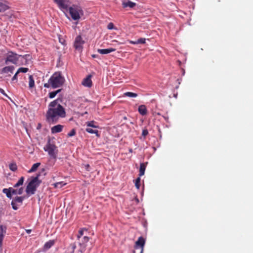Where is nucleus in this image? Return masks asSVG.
Returning a JSON list of instances; mask_svg holds the SVG:
<instances>
[{"label": "nucleus", "instance_id": "43", "mask_svg": "<svg viewBox=\"0 0 253 253\" xmlns=\"http://www.w3.org/2000/svg\"><path fill=\"white\" fill-rule=\"evenodd\" d=\"M84 243H87L89 241V238L87 236H84L83 238Z\"/></svg>", "mask_w": 253, "mask_h": 253}, {"label": "nucleus", "instance_id": "7", "mask_svg": "<svg viewBox=\"0 0 253 253\" xmlns=\"http://www.w3.org/2000/svg\"><path fill=\"white\" fill-rule=\"evenodd\" d=\"M56 147L54 144L50 143L49 141L47 143L46 146L44 147V150L47 152L48 155L54 158L56 157L54 151Z\"/></svg>", "mask_w": 253, "mask_h": 253}, {"label": "nucleus", "instance_id": "24", "mask_svg": "<svg viewBox=\"0 0 253 253\" xmlns=\"http://www.w3.org/2000/svg\"><path fill=\"white\" fill-rule=\"evenodd\" d=\"M41 165L40 163H37L33 165L32 168L28 170L29 173H32L35 171Z\"/></svg>", "mask_w": 253, "mask_h": 253}, {"label": "nucleus", "instance_id": "18", "mask_svg": "<svg viewBox=\"0 0 253 253\" xmlns=\"http://www.w3.org/2000/svg\"><path fill=\"white\" fill-rule=\"evenodd\" d=\"M122 5L123 7H129L130 8H133L136 5V3L130 0H128L126 2H123Z\"/></svg>", "mask_w": 253, "mask_h": 253}, {"label": "nucleus", "instance_id": "16", "mask_svg": "<svg viewBox=\"0 0 253 253\" xmlns=\"http://www.w3.org/2000/svg\"><path fill=\"white\" fill-rule=\"evenodd\" d=\"M24 188L21 187L18 189H15L14 187H11V191L12 195H21L23 193Z\"/></svg>", "mask_w": 253, "mask_h": 253}, {"label": "nucleus", "instance_id": "19", "mask_svg": "<svg viewBox=\"0 0 253 253\" xmlns=\"http://www.w3.org/2000/svg\"><path fill=\"white\" fill-rule=\"evenodd\" d=\"M147 164V163L146 164H140L139 173V176H141L144 174Z\"/></svg>", "mask_w": 253, "mask_h": 253}, {"label": "nucleus", "instance_id": "42", "mask_svg": "<svg viewBox=\"0 0 253 253\" xmlns=\"http://www.w3.org/2000/svg\"><path fill=\"white\" fill-rule=\"evenodd\" d=\"M0 93H1V94H2L3 95H4L6 97H8V96L5 93L4 90L1 88H0Z\"/></svg>", "mask_w": 253, "mask_h": 253}, {"label": "nucleus", "instance_id": "45", "mask_svg": "<svg viewBox=\"0 0 253 253\" xmlns=\"http://www.w3.org/2000/svg\"><path fill=\"white\" fill-rule=\"evenodd\" d=\"M89 167H90V166H89V165L88 164H87V165H85V169H86L87 170H88V171H89Z\"/></svg>", "mask_w": 253, "mask_h": 253}, {"label": "nucleus", "instance_id": "48", "mask_svg": "<svg viewBox=\"0 0 253 253\" xmlns=\"http://www.w3.org/2000/svg\"><path fill=\"white\" fill-rule=\"evenodd\" d=\"M97 55H95V54H93V55H92V57L93 58H96V57H97Z\"/></svg>", "mask_w": 253, "mask_h": 253}, {"label": "nucleus", "instance_id": "50", "mask_svg": "<svg viewBox=\"0 0 253 253\" xmlns=\"http://www.w3.org/2000/svg\"><path fill=\"white\" fill-rule=\"evenodd\" d=\"M129 151L130 152H131H131H132V149H130L129 150Z\"/></svg>", "mask_w": 253, "mask_h": 253}, {"label": "nucleus", "instance_id": "27", "mask_svg": "<svg viewBox=\"0 0 253 253\" xmlns=\"http://www.w3.org/2000/svg\"><path fill=\"white\" fill-rule=\"evenodd\" d=\"M29 87L32 88L35 86V81L32 75L29 76Z\"/></svg>", "mask_w": 253, "mask_h": 253}, {"label": "nucleus", "instance_id": "5", "mask_svg": "<svg viewBox=\"0 0 253 253\" xmlns=\"http://www.w3.org/2000/svg\"><path fill=\"white\" fill-rule=\"evenodd\" d=\"M74 20H78L81 18V15L83 14V10L81 6L73 4L68 8V11Z\"/></svg>", "mask_w": 253, "mask_h": 253}, {"label": "nucleus", "instance_id": "32", "mask_svg": "<svg viewBox=\"0 0 253 253\" xmlns=\"http://www.w3.org/2000/svg\"><path fill=\"white\" fill-rule=\"evenodd\" d=\"M9 169L13 171H16L17 169V166L15 163L10 164L9 166Z\"/></svg>", "mask_w": 253, "mask_h": 253}, {"label": "nucleus", "instance_id": "34", "mask_svg": "<svg viewBox=\"0 0 253 253\" xmlns=\"http://www.w3.org/2000/svg\"><path fill=\"white\" fill-rule=\"evenodd\" d=\"M146 39L145 38H140L137 40V44H144L146 42Z\"/></svg>", "mask_w": 253, "mask_h": 253}, {"label": "nucleus", "instance_id": "35", "mask_svg": "<svg viewBox=\"0 0 253 253\" xmlns=\"http://www.w3.org/2000/svg\"><path fill=\"white\" fill-rule=\"evenodd\" d=\"M85 230L84 229H81L79 230L77 238L79 239L84 234V232Z\"/></svg>", "mask_w": 253, "mask_h": 253}, {"label": "nucleus", "instance_id": "36", "mask_svg": "<svg viewBox=\"0 0 253 253\" xmlns=\"http://www.w3.org/2000/svg\"><path fill=\"white\" fill-rule=\"evenodd\" d=\"M76 130L75 129H72L71 131H70L68 133V137H72V136H74L75 134H76Z\"/></svg>", "mask_w": 253, "mask_h": 253}, {"label": "nucleus", "instance_id": "10", "mask_svg": "<svg viewBox=\"0 0 253 253\" xmlns=\"http://www.w3.org/2000/svg\"><path fill=\"white\" fill-rule=\"evenodd\" d=\"M7 227L5 225H0V248L1 247L3 238L6 234Z\"/></svg>", "mask_w": 253, "mask_h": 253}, {"label": "nucleus", "instance_id": "31", "mask_svg": "<svg viewBox=\"0 0 253 253\" xmlns=\"http://www.w3.org/2000/svg\"><path fill=\"white\" fill-rule=\"evenodd\" d=\"M28 70L29 69L27 68L21 67L18 69L17 72L18 73V74L20 73H27L28 71Z\"/></svg>", "mask_w": 253, "mask_h": 253}, {"label": "nucleus", "instance_id": "44", "mask_svg": "<svg viewBox=\"0 0 253 253\" xmlns=\"http://www.w3.org/2000/svg\"><path fill=\"white\" fill-rule=\"evenodd\" d=\"M128 42H129V43L132 44H138L137 41H133L129 40Z\"/></svg>", "mask_w": 253, "mask_h": 253}, {"label": "nucleus", "instance_id": "40", "mask_svg": "<svg viewBox=\"0 0 253 253\" xmlns=\"http://www.w3.org/2000/svg\"><path fill=\"white\" fill-rule=\"evenodd\" d=\"M18 74V73L17 72H16V73L14 74V75L13 76V77L11 79L12 81H17V75Z\"/></svg>", "mask_w": 253, "mask_h": 253}, {"label": "nucleus", "instance_id": "4", "mask_svg": "<svg viewBox=\"0 0 253 253\" xmlns=\"http://www.w3.org/2000/svg\"><path fill=\"white\" fill-rule=\"evenodd\" d=\"M28 56L27 54L21 55L13 52L9 51L7 53L6 57L5 59V64H8L9 63H11L16 65L18 63V61L20 58L26 60Z\"/></svg>", "mask_w": 253, "mask_h": 253}, {"label": "nucleus", "instance_id": "28", "mask_svg": "<svg viewBox=\"0 0 253 253\" xmlns=\"http://www.w3.org/2000/svg\"><path fill=\"white\" fill-rule=\"evenodd\" d=\"M124 96H127L129 97H136L138 95L137 93L131 92H126L124 93Z\"/></svg>", "mask_w": 253, "mask_h": 253}, {"label": "nucleus", "instance_id": "22", "mask_svg": "<svg viewBox=\"0 0 253 253\" xmlns=\"http://www.w3.org/2000/svg\"><path fill=\"white\" fill-rule=\"evenodd\" d=\"M85 131L87 132L88 133H89L90 134H95L96 136L97 137L100 136V134H99V132L96 129H93L90 127H87L85 129Z\"/></svg>", "mask_w": 253, "mask_h": 253}, {"label": "nucleus", "instance_id": "26", "mask_svg": "<svg viewBox=\"0 0 253 253\" xmlns=\"http://www.w3.org/2000/svg\"><path fill=\"white\" fill-rule=\"evenodd\" d=\"M24 180V177L22 176V177H20V178L18 180L17 182L13 185V187L14 188H18L20 186H22L23 184Z\"/></svg>", "mask_w": 253, "mask_h": 253}, {"label": "nucleus", "instance_id": "15", "mask_svg": "<svg viewBox=\"0 0 253 253\" xmlns=\"http://www.w3.org/2000/svg\"><path fill=\"white\" fill-rule=\"evenodd\" d=\"M116 49L113 48H109L106 49H98L97 52L101 54H107L112 52L115 51Z\"/></svg>", "mask_w": 253, "mask_h": 253}, {"label": "nucleus", "instance_id": "17", "mask_svg": "<svg viewBox=\"0 0 253 253\" xmlns=\"http://www.w3.org/2000/svg\"><path fill=\"white\" fill-rule=\"evenodd\" d=\"M138 111L139 114L142 116L146 115L147 110L146 107L144 105H141L138 107Z\"/></svg>", "mask_w": 253, "mask_h": 253}, {"label": "nucleus", "instance_id": "12", "mask_svg": "<svg viewBox=\"0 0 253 253\" xmlns=\"http://www.w3.org/2000/svg\"><path fill=\"white\" fill-rule=\"evenodd\" d=\"M91 75H88L82 82V84L86 87H90L92 85V81L91 80Z\"/></svg>", "mask_w": 253, "mask_h": 253}, {"label": "nucleus", "instance_id": "52", "mask_svg": "<svg viewBox=\"0 0 253 253\" xmlns=\"http://www.w3.org/2000/svg\"><path fill=\"white\" fill-rule=\"evenodd\" d=\"M176 96H177V95H174L175 97H176Z\"/></svg>", "mask_w": 253, "mask_h": 253}, {"label": "nucleus", "instance_id": "29", "mask_svg": "<svg viewBox=\"0 0 253 253\" xmlns=\"http://www.w3.org/2000/svg\"><path fill=\"white\" fill-rule=\"evenodd\" d=\"M94 123H95L94 121H92L87 122L86 123V126L87 127H93V128H98V126L95 125Z\"/></svg>", "mask_w": 253, "mask_h": 253}, {"label": "nucleus", "instance_id": "47", "mask_svg": "<svg viewBox=\"0 0 253 253\" xmlns=\"http://www.w3.org/2000/svg\"><path fill=\"white\" fill-rule=\"evenodd\" d=\"M26 232L28 234H30L31 232V230H30V229L26 230Z\"/></svg>", "mask_w": 253, "mask_h": 253}, {"label": "nucleus", "instance_id": "3", "mask_svg": "<svg viewBox=\"0 0 253 253\" xmlns=\"http://www.w3.org/2000/svg\"><path fill=\"white\" fill-rule=\"evenodd\" d=\"M40 175V173L37 174V175L32 177V179L28 184L26 188V192L28 195H33L35 193L37 188L42 182V181L39 179Z\"/></svg>", "mask_w": 253, "mask_h": 253}, {"label": "nucleus", "instance_id": "6", "mask_svg": "<svg viewBox=\"0 0 253 253\" xmlns=\"http://www.w3.org/2000/svg\"><path fill=\"white\" fill-rule=\"evenodd\" d=\"M59 7V8L63 11L66 15L68 11L69 5L70 3V0H53Z\"/></svg>", "mask_w": 253, "mask_h": 253}, {"label": "nucleus", "instance_id": "37", "mask_svg": "<svg viewBox=\"0 0 253 253\" xmlns=\"http://www.w3.org/2000/svg\"><path fill=\"white\" fill-rule=\"evenodd\" d=\"M11 205L12 206V209L14 210H17L18 209V205L16 203H14L13 201H11Z\"/></svg>", "mask_w": 253, "mask_h": 253}, {"label": "nucleus", "instance_id": "46", "mask_svg": "<svg viewBox=\"0 0 253 253\" xmlns=\"http://www.w3.org/2000/svg\"><path fill=\"white\" fill-rule=\"evenodd\" d=\"M61 89H59L54 91L55 92L56 95H57L58 93H59L61 91Z\"/></svg>", "mask_w": 253, "mask_h": 253}, {"label": "nucleus", "instance_id": "2", "mask_svg": "<svg viewBox=\"0 0 253 253\" xmlns=\"http://www.w3.org/2000/svg\"><path fill=\"white\" fill-rule=\"evenodd\" d=\"M65 82L64 78L60 72L54 73L49 79L48 82L43 85L44 87L56 88L62 86Z\"/></svg>", "mask_w": 253, "mask_h": 253}, {"label": "nucleus", "instance_id": "41", "mask_svg": "<svg viewBox=\"0 0 253 253\" xmlns=\"http://www.w3.org/2000/svg\"><path fill=\"white\" fill-rule=\"evenodd\" d=\"M107 28L109 30H112L114 28V24L112 23H109L108 25Z\"/></svg>", "mask_w": 253, "mask_h": 253}, {"label": "nucleus", "instance_id": "25", "mask_svg": "<svg viewBox=\"0 0 253 253\" xmlns=\"http://www.w3.org/2000/svg\"><path fill=\"white\" fill-rule=\"evenodd\" d=\"M24 199V197H16L14 198L13 199L12 201L14 202V203H19L21 205L22 204V202Z\"/></svg>", "mask_w": 253, "mask_h": 253}, {"label": "nucleus", "instance_id": "23", "mask_svg": "<svg viewBox=\"0 0 253 253\" xmlns=\"http://www.w3.org/2000/svg\"><path fill=\"white\" fill-rule=\"evenodd\" d=\"M54 244V241L53 240H49L44 244V249L45 250H48L50 249L52 246H53Z\"/></svg>", "mask_w": 253, "mask_h": 253}, {"label": "nucleus", "instance_id": "30", "mask_svg": "<svg viewBox=\"0 0 253 253\" xmlns=\"http://www.w3.org/2000/svg\"><path fill=\"white\" fill-rule=\"evenodd\" d=\"M65 185H66V183L63 181L56 182L54 184V186L56 188H61Z\"/></svg>", "mask_w": 253, "mask_h": 253}, {"label": "nucleus", "instance_id": "13", "mask_svg": "<svg viewBox=\"0 0 253 253\" xmlns=\"http://www.w3.org/2000/svg\"><path fill=\"white\" fill-rule=\"evenodd\" d=\"M8 3L4 0H0V12H4L9 9Z\"/></svg>", "mask_w": 253, "mask_h": 253}, {"label": "nucleus", "instance_id": "49", "mask_svg": "<svg viewBox=\"0 0 253 253\" xmlns=\"http://www.w3.org/2000/svg\"><path fill=\"white\" fill-rule=\"evenodd\" d=\"M41 127V124H39L38 127H37V128L39 129V128Z\"/></svg>", "mask_w": 253, "mask_h": 253}, {"label": "nucleus", "instance_id": "9", "mask_svg": "<svg viewBox=\"0 0 253 253\" xmlns=\"http://www.w3.org/2000/svg\"><path fill=\"white\" fill-rule=\"evenodd\" d=\"M15 67L13 66H5L0 70V74H8V76H10L11 74L13 73Z\"/></svg>", "mask_w": 253, "mask_h": 253}, {"label": "nucleus", "instance_id": "1", "mask_svg": "<svg viewBox=\"0 0 253 253\" xmlns=\"http://www.w3.org/2000/svg\"><path fill=\"white\" fill-rule=\"evenodd\" d=\"M61 99L57 98L51 101L48 105L45 117L46 122L50 124L57 123L60 118L66 116L65 109L60 104Z\"/></svg>", "mask_w": 253, "mask_h": 253}, {"label": "nucleus", "instance_id": "14", "mask_svg": "<svg viewBox=\"0 0 253 253\" xmlns=\"http://www.w3.org/2000/svg\"><path fill=\"white\" fill-rule=\"evenodd\" d=\"M63 128V126L61 125H57L53 126L51 128V132L52 134L59 133L61 132Z\"/></svg>", "mask_w": 253, "mask_h": 253}, {"label": "nucleus", "instance_id": "8", "mask_svg": "<svg viewBox=\"0 0 253 253\" xmlns=\"http://www.w3.org/2000/svg\"><path fill=\"white\" fill-rule=\"evenodd\" d=\"M84 43V41L81 36H78L74 42V47L76 50L82 51L83 48V45Z\"/></svg>", "mask_w": 253, "mask_h": 253}, {"label": "nucleus", "instance_id": "51", "mask_svg": "<svg viewBox=\"0 0 253 253\" xmlns=\"http://www.w3.org/2000/svg\"><path fill=\"white\" fill-rule=\"evenodd\" d=\"M184 73H185V72H184V71H183V72H182L183 75H184Z\"/></svg>", "mask_w": 253, "mask_h": 253}, {"label": "nucleus", "instance_id": "38", "mask_svg": "<svg viewBox=\"0 0 253 253\" xmlns=\"http://www.w3.org/2000/svg\"><path fill=\"white\" fill-rule=\"evenodd\" d=\"M56 95L55 92L54 91L50 92L48 93V96L51 99L54 98Z\"/></svg>", "mask_w": 253, "mask_h": 253}, {"label": "nucleus", "instance_id": "21", "mask_svg": "<svg viewBox=\"0 0 253 253\" xmlns=\"http://www.w3.org/2000/svg\"><path fill=\"white\" fill-rule=\"evenodd\" d=\"M76 248V245L75 243L71 244L67 248L66 253H74Z\"/></svg>", "mask_w": 253, "mask_h": 253}, {"label": "nucleus", "instance_id": "39", "mask_svg": "<svg viewBox=\"0 0 253 253\" xmlns=\"http://www.w3.org/2000/svg\"><path fill=\"white\" fill-rule=\"evenodd\" d=\"M148 134V131L146 129H144L142 130V136L145 137Z\"/></svg>", "mask_w": 253, "mask_h": 253}, {"label": "nucleus", "instance_id": "33", "mask_svg": "<svg viewBox=\"0 0 253 253\" xmlns=\"http://www.w3.org/2000/svg\"><path fill=\"white\" fill-rule=\"evenodd\" d=\"M140 180H141V179H140V177H137L136 179H135V186L136 187V188L137 189H139V188H140Z\"/></svg>", "mask_w": 253, "mask_h": 253}, {"label": "nucleus", "instance_id": "20", "mask_svg": "<svg viewBox=\"0 0 253 253\" xmlns=\"http://www.w3.org/2000/svg\"><path fill=\"white\" fill-rule=\"evenodd\" d=\"M2 192L4 193L6 197L9 199L12 198V192L11 191V187H9V188H4L2 190Z\"/></svg>", "mask_w": 253, "mask_h": 253}, {"label": "nucleus", "instance_id": "11", "mask_svg": "<svg viewBox=\"0 0 253 253\" xmlns=\"http://www.w3.org/2000/svg\"><path fill=\"white\" fill-rule=\"evenodd\" d=\"M145 243V241L142 237H139L137 241L135 243V248L136 249L139 247L141 249L140 253H143Z\"/></svg>", "mask_w": 253, "mask_h": 253}]
</instances>
